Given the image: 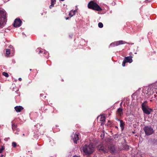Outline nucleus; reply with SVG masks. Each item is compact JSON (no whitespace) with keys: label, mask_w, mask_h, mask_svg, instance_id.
<instances>
[{"label":"nucleus","mask_w":157,"mask_h":157,"mask_svg":"<svg viewBox=\"0 0 157 157\" xmlns=\"http://www.w3.org/2000/svg\"><path fill=\"white\" fill-rule=\"evenodd\" d=\"M94 147L92 144L89 145H85L82 147V150L86 155L90 154L94 151Z\"/></svg>","instance_id":"nucleus-1"},{"label":"nucleus","mask_w":157,"mask_h":157,"mask_svg":"<svg viewBox=\"0 0 157 157\" xmlns=\"http://www.w3.org/2000/svg\"><path fill=\"white\" fill-rule=\"evenodd\" d=\"M89 8L91 9L97 11H100L102 10V9L99 5L95 2L93 1H90L88 5Z\"/></svg>","instance_id":"nucleus-2"},{"label":"nucleus","mask_w":157,"mask_h":157,"mask_svg":"<svg viewBox=\"0 0 157 157\" xmlns=\"http://www.w3.org/2000/svg\"><path fill=\"white\" fill-rule=\"evenodd\" d=\"M147 101H144L141 105L142 109L144 112L146 114L148 115L152 111V109L150 108L147 105Z\"/></svg>","instance_id":"nucleus-3"},{"label":"nucleus","mask_w":157,"mask_h":157,"mask_svg":"<svg viewBox=\"0 0 157 157\" xmlns=\"http://www.w3.org/2000/svg\"><path fill=\"white\" fill-rule=\"evenodd\" d=\"M143 129L145 134L147 136L150 135L154 132L153 128L150 126H145Z\"/></svg>","instance_id":"nucleus-4"},{"label":"nucleus","mask_w":157,"mask_h":157,"mask_svg":"<svg viewBox=\"0 0 157 157\" xmlns=\"http://www.w3.org/2000/svg\"><path fill=\"white\" fill-rule=\"evenodd\" d=\"M107 147L105 144H101L98 146V148L100 151L105 153H107L108 151Z\"/></svg>","instance_id":"nucleus-5"},{"label":"nucleus","mask_w":157,"mask_h":157,"mask_svg":"<svg viewBox=\"0 0 157 157\" xmlns=\"http://www.w3.org/2000/svg\"><path fill=\"white\" fill-rule=\"evenodd\" d=\"M108 148V150L112 154H115L117 152L115 146L113 144H110Z\"/></svg>","instance_id":"nucleus-6"},{"label":"nucleus","mask_w":157,"mask_h":157,"mask_svg":"<svg viewBox=\"0 0 157 157\" xmlns=\"http://www.w3.org/2000/svg\"><path fill=\"white\" fill-rule=\"evenodd\" d=\"M21 21L19 19H16L14 21L13 24V26L15 27H18L21 26Z\"/></svg>","instance_id":"nucleus-7"},{"label":"nucleus","mask_w":157,"mask_h":157,"mask_svg":"<svg viewBox=\"0 0 157 157\" xmlns=\"http://www.w3.org/2000/svg\"><path fill=\"white\" fill-rule=\"evenodd\" d=\"M72 137L74 142L77 144V141L79 139L78 135L76 134H74Z\"/></svg>","instance_id":"nucleus-8"},{"label":"nucleus","mask_w":157,"mask_h":157,"mask_svg":"<svg viewBox=\"0 0 157 157\" xmlns=\"http://www.w3.org/2000/svg\"><path fill=\"white\" fill-rule=\"evenodd\" d=\"M6 18V12L0 10V19H5Z\"/></svg>","instance_id":"nucleus-9"},{"label":"nucleus","mask_w":157,"mask_h":157,"mask_svg":"<svg viewBox=\"0 0 157 157\" xmlns=\"http://www.w3.org/2000/svg\"><path fill=\"white\" fill-rule=\"evenodd\" d=\"M132 56H129L125 57L124 59L127 63H131L132 62Z\"/></svg>","instance_id":"nucleus-10"},{"label":"nucleus","mask_w":157,"mask_h":157,"mask_svg":"<svg viewBox=\"0 0 157 157\" xmlns=\"http://www.w3.org/2000/svg\"><path fill=\"white\" fill-rule=\"evenodd\" d=\"M126 42L123 40H120L114 43V44L116 46L122 44L126 43Z\"/></svg>","instance_id":"nucleus-11"},{"label":"nucleus","mask_w":157,"mask_h":157,"mask_svg":"<svg viewBox=\"0 0 157 157\" xmlns=\"http://www.w3.org/2000/svg\"><path fill=\"white\" fill-rule=\"evenodd\" d=\"M14 109L17 112H21L23 109V108L21 106H17L15 107Z\"/></svg>","instance_id":"nucleus-12"},{"label":"nucleus","mask_w":157,"mask_h":157,"mask_svg":"<svg viewBox=\"0 0 157 157\" xmlns=\"http://www.w3.org/2000/svg\"><path fill=\"white\" fill-rule=\"evenodd\" d=\"M6 18H5V19H1L0 21V27H2L3 25H4L6 23Z\"/></svg>","instance_id":"nucleus-13"},{"label":"nucleus","mask_w":157,"mask_h":157,"mask_svg":"<svg viewBox=\"0 0 157 157\" xmlns=\"http://www.w3.org/2000/svg\"><path fill=\"white\" fill-rule=\"evenodd\" d=\"M117 111L119 115L121 116L123 114L122 108H118Z\"/></svg>","instance_id":"nucleus-14"},{"label":"nucleus","mask_w":157,"mask_h":157,"mask_svg":"<svg viewBox=\"0 0 157 157\" xmlns=\"http://www.w3.org/2000/svg\"><path fill=\"white\" fill-rule=\"evenodd\" d=\"M120 121V126L121 127L122 129H123L124 127V123L122 120Z\"/></svg>","instance_id":"nucleus-15"},{"label":"nucleus","mask_w":157,"mask_h":157,"mask_svg":"<svg viewBox=\"0 0 157 157\" xmlns=\"http://www.w3.org/2000/svg\"><path fill=\"white\" fill-rule=\"evenodd\" d=\"M75 13V11H71L69 14V15L71 17L73 16Z\"/></svg>","instance_id":"nucleus-16"},{"label":"nucleus","mask_w":157,"mask_h":157,"mask_svg":"<svg viewBox=\"0 0 157 157\" xmlns=\"http://www.w3.org/2000/svg\"><path fill=\"white\" fill-rule=\"evenodd\" d=\"M151 144L153 145H155L157 144V140L153 139L152 140Z\"/></svg>","instance_id":"nucleus-17"},{"label":"nucleus","mask_w":157,"mask_h":157,"mask_svg":"<svg viewBox=\"0 0 157 157\" xmlns=\"http://www.w3.org/2000/svg\"><path fill=\"white\" fill-rule=\"evenodd\" d=\"M2 75L5 76L6 77H9L8 74L6 72H3L2 73Z\"/></svg>","instance_id":"nucleus-18"},{"label":"nucleus","mask_w":157,"mask_h":157,"mask_svg":"<svg viewBox=\"0 0 157 157\" xmlns=\"http://www.w3.org/2000/svg\"><path fill=\"white\" fill-rule=\"evenodd\" d=\"M98 26L100 28H102L103 27V24L101 22H99L98 24Z\"/></svg>","instance_id":"nucleus-19"},{"label":"nucleus","mask_w":157,"mask_h":157,"mask_svg":"<svg viewBox=\"0 0 157 157\" xmlns=\"http://www.w3.org/2000/svg\"><path fill=\"white\" fill-rule=\"evenodd\" d=\"M10 53V50L9 49H6V54L7 55H9Z\"/></svg>","instance_id":"nucleus-20"},{"label":"nucleus","mask_w":157,"mask_h":157,"mask_svg":"<svg viewBox=\"0 0 157 157\" xmlns=\"http://www.w3.org/2000/svg\"><path fill=\"white\" fill-rule=\"evenodd\" d=\"M100 121L102 122H104L105 121V117H102L101 118Z\"/></svg>","instance_id":"nucleus-21"},{"label":"nucleus","mask_w":157,"mask_h":157,"mask_svg":"<svg viewBox=\"0 0 157 157\" xmlns=\"http://www.w3.org/2000/svg\"><path fill=\"white\" fill-rule=\"evenodd\" d=\"M124 149L126 150H128L129 149V146L127 145H125L124 146Z\"/></svg>","instance_id":"nucleus-22"},{"label":"nucleus","mask_w":157,"mask_h":157,"mask_svg":"<svg viewBox=\"0 0 157 157\" xmlns=\"http://www.w3.org/2000/svg\"><path fill=\"white\" fill-rule=\"evenodd\" d=\"M12 145L13 147H15L16 146L17 144L15 142H13L12 143Z\"/></svg>","instance_id":"nucleus-23"},{"label":"nucleus","mask_w":157,"mask_h":157,"mask_svg":"<svg viewBox=\"0 0 157 157\" xmlns=\"http://www.w3.org/2000/svg\"><path fill=\"white\" fill-rule=\"evenodd\" d=\"M127 63L125 60L124 59L122 64V66L123 67H124L125 66V63Z\"/></svg>","instance_id":"nucleus-24"},{"label":"nucleus","mask_w":157,"mask_h":157,"mask_svg":"<svg viewBox=\"0 0 157 157\" xmlns=\"http://www.w3.org/2000/svg\"><path fill=\"white\" fill-rule=\"evenodd\" d=\"M54 6V4H53V2L52 1L51 4V5L49 6V7L50 8H52V7H53Z\"/></svg>","instance_id":"nucleus-25"},{"label":"nucleus","mask_w":157,"mask_h":157,"mask_svg":"<svg viewBox=\"0 0 157 157\" xmlns=\"http://www.w3.org/2000/svg\"><path fill=\"white\" fill-rule=\"evenodd\" d=\"M4 148L3 147H2V148L0 149V153L2 152V151L4 150Z\"/></svg>","instance_id":"nucleus-26"},{"label":"nucleus","mask_w":157,"mask_h":157,"mask_svg":"<svg viewBox=\"0 0 157 157\" xmlns=\"http://www.w3.org/2000/svg\"><path fill=\"white\" fill-rule=\"evenodd\" d=\"M18 80L20 81H21V80H22V79L21 78H19V79H18Z\"/></svg>","instance_id":"nucleus-27"},{"label":"nucleus","mask_w":157,"mask_h":157,"mask_svg":"<svg viewBox=\"0 0 157 157\" xmlns=\"http://www.w3.org/2000/svg\"><path fill=\"white\" fill-rule=\"evenodd\" d=\"M73 157H80L79 156H78L77 155H74V156H73Z\"/></svg>","instance_id":"nucleus-28"},{"label":"nucleus","mask_w":157,"mask_h":157,"mask_svg":"<svg viewBox=\"0 0 157 157\" xmlns=\"http://www.w3.org/2000/svg\"><path fill=\"white\" fill-rule=\"evenodd\" d=\"M69 17H66V20H67V19H69Z\"/></svg>","instance_id":"nucleus-29"},{"label":"nucleus","mask_w":157,"mask_h":157,"mask_svg":"<svg viewBox=\"0 0 157 157\" xmlns=\"http://www.w3.org/2000/svg\"><path fill=\"white\" fill-rule=\"evenodd\" d=\"M3 156V155H1L0 156V157H2V156Z\"/></svg>","instance_id":"nucleus-30"},{"label":"nucleus","mask_w":157,"mask_h":157,"mask_svg":"<svg viewBox=\"0 0 157 157\" xmlns=\"http://www.w3.org/2000/svg\"><path fill=\"white\" fill-rule=\"evenodd\" d=\"M117 119V121H120L119 119H118L117 118V119Z\"/></svg>","instance_id":"nucleus-31"},{"label":"nucleus","mask_w":157,"mask_h":157,"mask_svg":"<svg viewBox=\"0 0 157 157\" xmlns=\"http://www.w3.org/2000/svg\"><path fill=\"white\" fill-rule=\"evenodd\" d=\"M122 104V103L121 102V104H120V105H121Z\"/></svg>","instance_id":"nucleus-32"},{"label":"nucleus","mask_w":157,"mask_h":157,"mask_svg":"<svg viewBox=\"0 0 157 157\" xmlns=\"http://www.w3.org/2000/svg\"><path fill=\"white\" fill-rule=\"evenodd\" d=\"M61 0V1H64V0Z\"/></svg>","instance_id":"nucleus-33"},{"label":"nucleus","mask_w":157,"mask_h":157,"mask_svg":"<svg viewBox=\"0 0 157 157\" xmlns=\"http://www.w3.org/2000/svg\"><path fill=\"white\" fill-rule=\"evenodd\" d=\"M13 125H14V124H12V127H13Z\"/></svg>","instance_id":"nucleus-34"},{"label":"nucleus","mask_w":157,"mask_h":157,"mask_svg":"<svg viewBox=\"0 0 157 157\" xmlns=\"http://www.w3.org/2000/svg\"><path fill=\"white\" fill-rule=\"evenodd\" d=\"M23 136H24V135H25L24 134H23Z\"/></svg>","instance_id":"nucleus-35"}]
</instances>
